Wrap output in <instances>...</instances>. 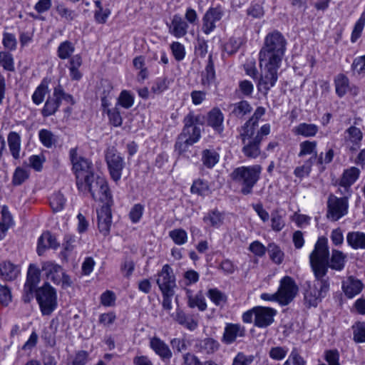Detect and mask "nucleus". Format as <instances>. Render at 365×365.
Here are the masks:
<instances>
[{
    "label": "nucleus",
    "mask_w": 365,
    "mask_h": 365,
    "mask_svg": "<svg viewBox=\"0 0 365 365\" xmlns=\"http://www.w3.org/2000/svg\"><path fill=\"white\" fill-rule=\"evenodd\" d=\"M329 255L327 238L319 237L309 255L310 266L315 277L313 287L309 286L304 293V299L309 306L316 307L329 290V279L327 276Z\"/></svg>",
    "instance_id": "obj_1"
},
{
    "label": "nucleus",
    "mask_w": 365,
    "mask_h": 365,
    "mask_svg": "<svg viewBox=\"0 0 365 365\" xmlns=\"http://www.w3.org/2000/svg\"><path fill=\"white\" fill-rule=\"evenodd\" d=\"M287 41L278 31L269 33L259 53L260 64H281L286 50Z\"/></svg>",
    "instance_id": "obj_2"
},
{
    "label": "nucleus",
    "mask_w": 365,
    "mask_h": 365,
    "mask_svg": "<svg viewBox=\"0 0 365 365\" xmlns=\"http://www.w3.org/2000/svg\"><path fill=\"white\" fill-rule=\"evenodd\" d=\"M262 171L260 165L241 166L233 170L230 178L241 187V193L247 195L252 193L253 187L260 179Z\"/></svg>",
    "instance_id": "obj_3"
},
{
    "label": "nucleus",
    "mask_w": 365,
    "mask_h": 365,
    "mask_svg": "<svg viewBox=\"0 0 365 365\" xmlns=\"http://www.w3.org/2000/svg\"><path fill=\"white\" fill-rule=\"evenodd\" d=\"M34 292L42 314L50 315L56 309L58 304L56 289L48 282H45Z\"/></svg>",
    "instance_id": "obj_4"
},
{
    "label": "nucleus",
    "mask_w": 365,
    "mask_h": 365,
    "mask_svg": "<svg viewBox=\"0 0 365 365\" xmlns=\"http://www.w3.org/2000/svg\"><path fill=\"white\" fill-rule=\"evenodd\" d=\"M70 159L76 178V185H81L83 180H88L94 173L93 165L88 159L78 155L76 148H72L69 152Z\"/></svg>",
    "instance_id": "obj_5"
},
{
    "label": "nucleus",
    "mask_w": 365,
    "mask_h": 365,
    "mask_svg": "<svg viewBox=\"0 0 365 365\" xmlns=\"http://www.w3.org/2000/svg\"><path fill=\"white\" fill-rule=\"evenodd\" d=\"M205 119L203 115H195L193 111L189 112L183 119L184 126L180 134L192 143H197L201 138V130L199 125L204 124Z\"/></svg>",
    "instance_id": "obj_6"
},
{
    "label": "nucleus",
    "mask_w": 365,
    "mask_h": 365,
    "mask_svg": "<svg viewBox=\"0 0 365 365\" xmlns=\"http://www.w3.org/2000/svg\"><path fill=\"white\" fill-rule=\"evenodd\" d=\"M261 75L257 82V89L264 96H267L269 91L273 87L277 81V70L279 64H260Z\"/></svg>",
    "instance_id": "obj_7"
},
{
    "label": "nucleus",
    "mask_w": 365,
    "mask_h": 365,
    "mask_svg": "<svg viewBox=\"0 0 365 365\" xmlns=\"http://www.w3.org/2000/svg\"><path fill=\"white\" fill-rule=\"evenodd\" d=\"M105 159L111 179L118 182L125 165L123 157L116 148L109 147L106 150Z\"/></svg>",
    "instance_id": "obj_8"
},
{
    "label": "nucleus",
    "mask_w": 365,
    "mask_h": 365,
    "mask_svg": "<svg viewBox=\"0 0 365 365\" xmlns=\"http://www.w3.org/2000/svg\"><path fill=\"white\" fill-rule=\"evenodd\" d=\"M255 132L250 129H240V137L243 147L242 152L247 158L255 159L261 154V142L254 138Z\"/></svg>",
    "instance_id": "obj_9"
},
{
    "label": "nucleus",
    "mask_w": 365,
    "mask_h": 365,
    "mask_svg": "<svg viewBox=\"0 0 365 365\" xmlns=\"http://www.w3.org/2000/svg\"><path fill=\"white\" fill-rule=\"evenodd\" d=\"M348 196L337 197L331 194L327 200V217L332 221H337L348 212Z\"/></svg>",
    "instance_id": "obj_10"
},
{
    "label": "nucleus",
    "mask_w": 365,
    "mask_h": 365,
    "mask_svg": "<svg viewBox=\"0 0 365 365\" xmlns=\"http://www.w3.org/2000/svg\"><path fill=\"white\" fill-rule=\"evenodd\" d=\"M40 269L34 264L29 267L26 281L24 287L22 299L24 302H29L34 297V292L37 289L36 287L40 282Z\"/></svg>",
    "instance_id": "obj_11"
},
{
    "label": "nucleus",
    "mask_w": 365,
    "mask_h": 365,
    "mask_svg": "<svg viewBox=\"0 0 365 365\" xmlns=\"http://www.w3.org/2000/svg\"><path fill=\"white\" fill-rule=\"evenodd\" d=\"M298 291V287L294 279L285 276L280 280L277 290L278 302L282 305H287L293 300Z\"/></svg>",
    "instance_id": "obj_12"
},
{
    "label": "nucleus",
    "mask_w": 365,
    "mask_h": 365,
    "mask_svg": "<svg viewBox=\"0 0 365 365\" xmlns=\"http://www.w3.org/2000/svg\"><path fill=\"white\" fill-rule=\"evenodd\" d=\"M157 284L161 292L174 291L176 286L175 277L172 267L166 264L158 272L156 279Z\"/></svg>",
    "instance_id": "obj_13"
},
{
    "label": "nucleus",
    "mask_w": 365,
    "mask_h": 365,
    "mask_svg": "<svg viewBox=\"0 0 365 365\" xmlns=\"http://www.w3.org/2000/svg\"><path fill=\"white\" fill-rule=\"evenodd\" d=\"M224 15V10L220 5L210 7L202 18V29L205 34H210L216 27L215 22L219 21Z\"/></svg>",
    "instance_id": "obj_14"
},
{
    "label": "nucleus",
    "mask_w": 365,
    "mask_h": 365,
    "mask_svg": "<svg viewBox=\"0 0 365 365\" xmlns=\"http://www.w3.org/2000/svg\"><path fill=\"white\" fill-rule=\"evenodd\" d=\"M254 311L255 312L254 324L259 328H266L271 325L277 314L275 309L265 307H255Z\"/></svg>",
    "instance_id": "obj_15"
},
{
    "label": "nucleus",
    "mask_w": 365,
    "mask_h": 365,
    "mask_svg": "<svg viewBox=\"0 0 365 365\" xmlns=\"http://www.w3.org/2000/svg\"><path fill=\"white\" fill-rule=\"evenodd\" d=\"M245 334L246 329L244 326L240 324L228 323L225 327L222 341L229 345L237 341L238 338H243Z\"/></svg>",
    "instance_id": "obj_16"
},
{
    "label": "nucleus",
    "mask_w": 365,
    "mask_h": 365,
    "mask_svg": "<svg viewBox=\"0 0 365 365\" xmlns=\"http://www.w3.org/2000/svg\"><path fill=\"white\" fill-rule=\"evenodd\" d=\"M98 227L99 232L104 236L108 235L112 224L111 210L108 205H103L97 212Z\"/></svg>",
    "instance_id": "obj_17"
},
{
    "label": "nucleus",
    "mask_w": 365,
    "mask_h": 365,
    "mask_svg": "<svg viewBox=\"0 0 365 365\" xmlns=\"http://www.w3.org/2000/svg\"><path fill=\"white\" fill-rule=\"evenodd\" d=\"M41 270L44 272L47 279L56 285L61 284V275L63 272L61 266L53 262L47 261L42 263Z\"/></svg>",
    "instance_id": "obj_18"
},
{
    "label": "nucleus",
    "mask_w": 365,
    "mask_h": 365,
    "mask_svg": "<svg viewBox=\"0 0 365 365\" xmlns=\"http://www.w3.org/2000/svg\"><path fill=\"white\" fill-rule=\"evenodd\" d=\"M150 346L163 361H169L173 353L168 344L158 337H153L150 341Z\"/></svg>",
    "instance_id": "obj_19"
},
{
    "label": "nucleus",
    "mask_w": 365,
    "mask_h": 365,
    "mask_svg": "<svg viewBox=\"0 0 365 365\" xmlns=\"http://www.w3.org/2000/svg\"><path fill=\"white\" fill-rule=\"evenodd\" d=\"M106 180L98 175H93V177L88 178V180H83L81 185H77L78 189L83 192L88 191L92 197L95 195V192L105 185Z\"/></svg>",
    "instance_id": "obj_20"
},
{
    "label": "nucleus",
    "mask_w": 365,
    "mask_h": 365,
    "mask_svg": "<svg viewBox=\"0 0 365 365\" xmlns=\"http://www.w3.org/2000/svg\"><path fill=\"white\" fill-rule=\"evenodd\" d=\"M168 26L170 34L178 38L183 37L187 32L188 24L179 14L174 15Z\"/></svg>",
    "instance_id": "obj_21"
},
{
    "label": "nucleus",
    "mask_w": 365,
    "mask_h": 365,
    "mask_svg": "<svg viewBox=\"0 0 365 365\" xmlns=\"http://www.w3.org/2000/svg\"><path fill=\"white\" fill-rule=\"evenodd\" d=\"M363 289L361 280L353 276H349L342 282V289L348 298H353L359 294Z\"/></svg>",
    "instance_id": "obj_22"
},
{
    "label": "nucleus",
    "mask_w": 365,
    "mask_h": 365,
    "mask_svg": "<svg viewBox=\"0 0 365 365\" xmlns=\"http://www.w3.org/2000/svg\"><path fill=\"white\" fill-rule=\"evenodd\" d=\"M346 143L349 145L350 150H356L363 138L361 130L355 126H351L345 132Z\"/></svg>",
    "instance_id": "obj_23"
},
{
    "label": "nucleus",
    "mask_w": 365,
    "mask_h": 365,
    "mask_svg": "<svg viewBox=\"0 0 365 365\" xmlns=\"http://www.w3.org/2000/svg\"><path fill=\"white\" fill-rule=\"evenodd\" d=\"M20 274V268L10 261H4L0 263V275L5 281H13Z\"/></svg>",
    "instance_id": "obj_24"
},
{
    "label": "nucleus",
    "mask_w": 365,
    "mask_h": 365,
    "mask_svg": "<svg viewBox=\"0 0 365 365\" xmlns=\"http://www.w3.org/2000/svg\"><path fill=\"white\" fill-rule=\"evenodd\" d=\"M170 316L174 321L190 331L196 329L198 326L197 321L180 309H177L175 313L171 314Z\"/></svg>",
    "instance_id": "obj_25"
},
{
    "label": "nucleus",
    "mask_w": 365,
    "mask_h": 365,
    "mask_svg": "<svg viewBox=\"0 0 365 365\" xmlns=\"http://www.w3.org/2000/svg\"><path fill=\"white\" fill-rule=\"evenodd\" d=\"M228 108L230 115L239 119L244 118L245 115L250 114L252 110L250 103L245 100L232 103L229 106Z\"/></svg>",
    "instance_id": "obj_26"
},
{
    "label": "nucleus",
    "mask_w": 365,
    "mask_h": 365,
    "mask_svg": "<svg viewBox=\"0 0 365 365\" xmlns=\"http://www.w3.org/2000/svg\"><path fill=\"white\" fill-rule=\"evenodd\" d=\"M223 121L224 115L219 108H215L208 113L207 125L218 133H221L224 130Z\"/></svg>",
    "instance_id": "obj_27"
},
{
    "label": "nucleus",
    "mask_w": 365,
    "mask_h": 365,
    "mask_svg": "<svg viewBox=\"0 0 365 365\" xmlns=\"http://www.w3.org/2000/svg\"><path fill=\"white\" fill-rule=\"evenodd\" d=\"M7 142L11 155L15 160H19L21 153V140L20 135L15 132L11 131L7 135Z\"/></svg>",
    "instance_id": "obj_28"
},
{
    "label": "nucleus",
    "mask_w": 365,
    "mask_h": 365,
    "mask_svg": "<svg viewBox=\"0 0 365 365\" xmlns=\"http://www.w3.org/2000/svg\"><path fill=\"white\" fill-rule=\"evenodd\" d=\"M60 106L61 103L59 101V97H58V96H55L54 88L53 95L51 96H49L45 102L44 106L41 110V115L43 117H48L54 115Z\"/></svg>",
    "instance_id": "obj_29"
},
{
    "label": "nucleus",
    "mask_w": 365,
    "mask_h": 365,
    "mask_svg": "<svg viewBox=\"0 0 365 365\" xmlns=\"http://www.w3.org/2000/svg\"><path fill=\"white\" fill-rule=\"evenodd\" d=\"M347 244L354 250H365V233L359 231L348 232Z\"/></svg>",
    "instance_id": "obj_30"
},
{
    "label": "nucleus",
    "mask_w": 365,
    "mask_h": 365,
    "mask_svg": "<svg viewBox=\"0 0 365 365\" xmlns=\"http://www.w3.org/2000/svg\"><path fill=\"white\" fill-rule=\"evenodd\" d=\"M346 256L341 251L333 250L330 259H328V268L341 271L344 268Z\"/></svg>",
    "instance_id": "obj_31"
},
{
    "label": "nucleus",
    "mask_w": 365,
    "mask_h": 365,
    "mask_svg": "<svg viewBox=\"0 0 365 365\" xmlns=\"http://www.w3.org/2000/svg\"><path fill=\"white\" fill-rule=\"evenodd\" d=\"M359 170L356 167H351L344 170L339 182V185L344 187L345 191H348V187H350L358 179L359 175Z\"/></svg>",
    "instance_id": "obj_32"
},
{
    "label": "nucleus",
    "mask_w": 365,
    "mask_h": 365,
    "mask_svg": "<svg viewBox=\"0 0 365 365\" xmlns=\"http://www.w3.org/2000/svg\"><path fill=\"white\" fill-rule=\"evenodd\" d=\"M317 143L316 141L305 140L299 144V153L298 157L302 158L310 155V158L314 157V163L317 158Z\"/></svg>",
    "instance_id": "obj_33"
},
{
    "label": "nucleus",
    "mask_w": 365,
    "mask_h": 365,
    "mask_svg": "<svg viewBox=\"0 0 365 365\" xmlns=\"http://www.w3.org/2000/svg\"><path fill=\"white\" fill-rule=\"evenodd\" d=\"M215 80V70L212 61V56L210 54L208 56L207 63L205 71L202 73V83L204 86H210Z\"/></svg>",
    "instance_id": "obj_34"
},
{
    "label": "nucleus",
    "mask_w": 365,
    "mask_h": 365,
    "mask_svg": "<svg viewBox=\"0 0 365 365\" xmlns=\"http://www.w3.org/2000/svg\"><path fill=\"white\" fill-rule=\"evenodd\" d=\"M194 144L195 143L190 141V140L185 138L184 135L179 134L175 143V152L179 155L189 158L187 153L190 152V147Z\"/></svg>",
    "instance_id": "obj_35"
},
{
    "label": "nucleus",
    "mask_w": 365,
    "mask_h": 365,
    "mask_svg": "<svg viewBox=\"0 0 365 365\" xmlns=\"http://www.w3.org/2000/svg\"><path fill=\"white\" fill-rule=\"evenodd\" d=\"M319 130L315 124L302 123L296 126L294 132L296 135H302L305 138L314 136Z\"/></svg>",
    "instance_id": "obj_36"
},
{
    "label": "nucleus",
    "mask_w": 365,
    "mask_h": 365,
    "mask_svg": "<svg viewBox=\"0 0 365 365\" xmlns=\"http://www.w3.org/2000/svg\"><path fill=\"white\" fill-rule=\"evenodd\" d=\"M223 215L217 210H210L203 217V221L207 225L214 227H219L223 222Z\"/></svg>",
    "instance_id": "obj_37"
},
{
    "label": "nucleus",
    "mask_w": 365,
    "mask_h": 365,
    "mask_svg": "<svg viewBox=\"0 0 365 365\" xmlns=\"http://www.w3.org/2000/svg\"><path fill=\"white\" fill-rule=\"evenodd\" d=\"M219 154L214 150L206 149L202 152V162L207 168H212L219 161Z\"/></svg>",
    "instance_id": "obj_38"
},
{
    "label": "nucleus",
    "mask_w": 365,
    "mask_h": 365,
    "mask_svg": "<svg viewBox=\"0 0 365 365\" xmlns=\"http://www.w3.org/2000/svg\"><path fill=\"white\" fill-rule=\"evenodd\" d=\"M265 109L263 107H257L252 115V116L241 127L240 129L245 130L246 128L250 129L255 132L258 126V121L259 118L264 115Z\"/></svg>",
    "instance_id": "obj_39"
},
{
    "label": "nucleus",
    "mask_w": 365,
    "mask_h": 365,
    "mask_svg": "<svg viewBox=\"0 0 365 365\" xmlns=\"http://www.w3.org/2000/svg\"><path fill=\"white\" fill-rule=\"evenodd\" d=\"M75 51L73 43L69 41L61 42L57 48V56L62 60L68 59Z\"/></svg>",
    "instance_id": "obj_40"
},
{
    "label": "nucleus",
    "mask_w": 365,
    "mask_h": 365,
    "mask_svg": "<svg viewBox=\"0 0 365 365\" xmlns=\"http://www.w3.org/2000/svg\"><path fill=\"white\" fill-rule=\"evenodd\" d=\"M197 346L199 351L202 353L212 354L218 350L220 344L216 340L212 338H205L199 342Z\"/></svg>",
    "instance_id": "obj_41"
},
{
    "label": "nucleus",
    "mask_w": 365,
    "mask_h": 365,
    "mask_svg": "<svg viewBox=\"0 0 365 365\" xmlns=\"http://www.w3.org/2000/svg\"><path fill=\"white\" fill-rule=\"evenodd\" d=\"M95 200H98L102 202H105L106 205H108L112 201V195L108 185L107 181L105 182V185L102 187H99L93 197Z\"/></svg>",
    "instance_id": "obj_42"
},
{
    "label": "nucleus",
    "mask_w": 365,
    "mask_h": 365,
    "mask_svg": "<svg viewBox=\"0 0 365 365\" xmlns=\"http://www.w3.org/2000/svg\"><path fill=\"white\" fill-rule=\"evenodd\" d=\"M134 104V96L128 91L123 90L120 92L115 106H121L125 109H129Z\"/></svg>",
    "instance_id": "obj_43"
},
{
    "label": "nucleus",
    "mask_w": 365,
    "mask_h": 365,
    "mask_svg": "<svg viewBox=\"0 0 365 365\" xmlns=\"http://www.w3.org/2000/svg\"><path fill=\"white\" fill-rule=\"evenodd\" d=\"M0 66L7 71H15L13 55L8 51H0Z\"/></svg>",
    "instance_id": "obj_44"
},
{
    "label": "nucleus",
    "mask_w": 365,
    "mask_h": 365,
    "mask_svg": "<svg viewBox=\"0 0 365 365\" xmlns=\"http://www.w3.org/2000/svg\"><path fill=\"white\" fill-rule=\"evenodd\" d=\"M336 93L339 97H342L346 93L349 88V79L344 74H339L334 80Z\"/></svg>",
    "instance_id": "obj_45"
},
{
    "label": "nucleus",
    "mask_w": 365,
    "mask_h": 365,
    "mask_svg": "<svg viewBox=\"0 0 365 365\" xmlns=\"http://www.w3.org/2000/svg\"><path fill=\"white\" fill-rule=\"evenodd\" d=\"M314 163V157L309 158L302 165L298 166L294 169V175L299 178L308 176L312 170V167Z\"/></svg>",
    "instance_id": "obj_46"
},
{
    "label": "nucleus",
    "mask_w": 365,
    "mask_h": 365,
    "mask_svg": "<svg viewBox=\"0 0 365 365\" xmlns=\"http://www.w3.org/2000/svg\"><path fill=\"white\" fill-rule=\"evenodd\" d=\"M200 275L193 269H189L184 272L182 279L179 281L181 287H186L198 282Z\"/></svg>",
    "instance_id": "obj_47"
},
{
    "label": "nucleus",
    "mask_w": 365,
    "mask_h": 365,
    "mask_svg": "<svg viewBox=\"0 0 365 365\" xmlns=\"http://www.w3.org/2000/svg\"><path fill=\"white\" fill-rule=\"evenodd\" d=\"M207 296L216 306L222 307L227 302V296L217 288L209 289Z\"/></svg>",
    "instance_id": "obj_48"
},
{
    "label": "nucleus",
    "mask_w": 365,
    "mask_h": 365,
    "mask_svg": "<svg viewBox=\"0 0 365 365\" xmlns=\"http://www.w3.org/2000/svg\"><path fill=\"white\" fill-rule=\"evenodd\" d=\"M353 339L356 343L365 342V322H357L352 326Z\"/></svg>",
    "instance_id": "obj_49"
},
{
    "label": "nucleus",
    "mask_w": 365,
    "mask_h": 365,
    "mask_svg": "<svg viewBox=\"0 0 365 365\" xmlns=\"http://www.w3.org/2000/svg\"><path fill=\"white\" fill-rule=\"evenodd\" d=\"M39 140L46 148H51L56 143V139L51 130L41 129L38 132Z\"/></svg>",
    "instance_id": "obj_50"
},
{
    "label": "nucleus",
    "mask_w": 365,
    "mask_h": 365,
    "mask_svg": "<svg viewBox=\"0 0 365 365\" xmlns=\"http://www.w3.org/2000/svg\"><path fill=\"white\" fill-rule=\"evenodd\" d=\"M267 252L270 259L276 264H281L283 261L284 253L274 243H270L267 247Z\"/></svg>",
    "instance_id": "obj_51"
},
{
    "label": "nucleus",
    "mask_w": 365,
    "mask_h": 365,
    "mask_svg": "<svg viewBox=\"0 0 365 365\" xmlns=\"http://www.w3.org/2000/svg\"><path fill=\"white\" fill-rule=\"evenodd\" d=\"M29 177V172L21 167H17L12 177V183L15 186L23 184Z\"/></svg>",
    "instance_id": "obj_52"
},
{
    "label": "nucleus",
    "mask_w": 365,
    "mask_h": 365,
    "mask_svg": "<svg viewBox=\"0 0 365 365\" xmlns=\"http://www.w3.org/2000/svg\"><path fill=\"white\" fill-rule=\"evenodd\" d=\"M50 205L53 212H59L64 207L66 199L61 192L54 193L50 197Z\"/></svg>",
    "instance_id": "obj_53"
},
{
    "label": "nucleus",
    "mask_w": 365,
    "mask_h": 365,
    "mask_svg": "<svg viewBox=\"0 0 365 365\" xmlns=\"http://www.w3.org/2000/svg\"><path fill=\"white\" fill-rule=\"evenodd\" d=\"M169 236L178 245H184L187 241V234L185 230L181 228L170 231Z\"/></svg>",
    "instance_id": "obj_54"
},
{
    "label": "nucleus",
    "mask_w": 365,
    "mask_h": 365,
    "mask_svg": "<svg viewBox=\"0 0 365 365\" xmlns=\"http://www.w3.org/2000/svg\"><path fill=\"white\" fill-rule=\"evenodd\" d=\"M48 92V86L42 82L35 90L32 95V101L36 105L41 104Z\"/></svg>",
    "instance_id": "obj_55"
},
{
    "label": "nucleus",
    "mask_w": 365,
    "mask_h": 365,
    "mask_svg": "<svg viewBox=\"0 0 365 365\" xmlns=\"http://www.w3.org/2000/svg\"><path fill=\"white\" fill-rule=\"evenodd\" d=\"M209 190L207 182L200 179L195 180L191 186L190 191L192 194L200 196L205 195Z\"/></svg>",
    "instance_id": "obj_56"
},
{
    "label": "nucleus",
    "mask_w": 365,
    "mask_h": 365,
    "mask_svg": "<svg viewBox=\"0 0 365 365\" xmlns=\"http://www.w3.org/2000/svg\"><path fill=\"white\" fill-rule=\"evenodd\" d=\"M109 119V122L111 125L115 127H119L123 123V118L121 117L119 107L115 106L111 108V110H107V113H106Z\"/></svg>",
    "instance_id": "obj_57"
},
{
    "label": "nucleus",
    "mask_w": 365,
    "mask_h": 365,
    "mask_svg": "<svg viewBox=\"0 0 365 365\" xmlns=\"http://www.w3.org/2000/svg\"><path fill=\"white\" fill-rule=\"evenodd\" d=\"M80 237L73 235H66L64 237V242L63 243L64 250L67 252H72L80 243Z\"/></svg>",
    "instance_id": "obj_58"
},
{
    "label": "nucleus",
    "mask_w": 365,
    "mask_h": 365,
    "mask_svg": "<svg viewBox=\"0 0 365 365\" xmlns=\"http://www.w3.org/2000/svg\"><path fill=\"white\" fill-rule=\"evenodd\" d=\"M187 304L190 308L197 307L202 312L207 309L205 297L201 293L196 294L193 298H190V301H187Z\"/></svg>",
    "instance_id": "obj_59"
},
{
    "label": "nucleus",
    "mask_w": 365,
    "mask_h": 365,
    "mask_svg": "<svg viewBox=\"0 0 365 365\" xmlns=\"http://www.w3.org/2000/svg\"><path fill=\"white\" fill-rule=\"evenodd\" d=\"M365 25V11H364L358 19L354 27L351 40L355 42L360 36Z\"/></svg>",
    "instance_id": "obj_60"
},
{
    "label": "nucleus",
    "mask_w": 365,
    "mask_h": 365,
    "mask_svg": "<svg viewBox=\"0 0 365 365\" xmlns=\"http://www.w3.org/2000/svg\"><path fill=\"white\" fill-rule=\"evenodd\" d=\"M306 361L300 356L298 350L294 348L289 355L288 359L283 365H305Z\"/></svg>",
    "instance_id": "obj_61"
},
{
    "label": "nucleus",
    "mask_w": 365,
    "mask_h": 365,
    "mask_svg": "<svg viewBox=\"0 0 365 365\" xmlns=\"http://www.w3.org/2000/svg\"><path fill=\"white\" fill-rule=\"evenodd\" d=\"M56 9L57 13L67 21H72L76 16L75 11L66 7L63 3H57Z\"/></svg>",
    "instance_id": "obj_62"
},
{
    "label": "nucleus",
    "mask_w": 365,
    "mask_h": 365,
    "mask_svg": "<svg viewBox=\"0 0 365 365\" xmlns=\"http://www.w3.org/2000/svg\"><path fill=\"white\" fill-rule=\"evenodd\" d=\"M2 43L5 48L14 51L17 46V41L14 34L4 32L3 34Z\"/></svg>",
    "instance_id": "obj_63"
},
{
    "label": "nucleus",
    "mask_w": 365,
    "mask_h": 365,
    "mask_svg": "<svg viewBox=\"0 0 365 365\" xmlns=\"http://www.w3.org/2000/svg\"><path fill=\"white\" fill-rule=\"evenodd\" d=\"M254 359L253 355H246L243 352H238L235 356L232 365H250Z\"/></svg>",
    "instance_id": "obj_64"
}]
</instances>
